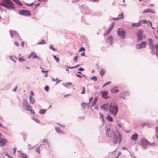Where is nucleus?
Segmentation results:
<instances>
[{"label":"nucleus","instance_id":"obj_33","mask_svg":"<svg viewBox=\"0 0 158 158\" xmlns=\"http://www.w3.org/2000/svg\"><path fill=\"white\" fill-rule=\"evenodd\" d=\"M15 2L19 5L20 6H22V4L21 3V2L18 0H16Z\"/></svg>","mask_w":158,"mask_h":158},{"label":"nucleus","instance_id":"obj_11","mask_svg":"<svg viewBox=\"0 0 158 158\" xmlns=\"http://www.w3.org/2000/svg\"><path fill=\"white\" fill-rule=\"evenodd\" d=\"M113 36H110L107 38L106 42L109 43V44L111 45L112 43Z\"/></svg>","mask_w":158,"mask_h":158},{"label":"nucleus","instance_id":"obj_28","mask_svg":"<svg viewBox=\"0 0 158 158\" xmlns=\"http://www.w3.org/2000/svg\"><path fill=\"white\" fill-rule=\"evenodd\" d=\"M106 119L108 121L110 122L112 121L113 120L112 118L110 116H108L107 117H106Z\"/></svg>","mask_w":158,"mask_h":158},{"label":"nucleus","instance_id":"obj_23","mask_svg":"<svg viewBox=\"0 0 158 158\" xmlns=\"http://www.w3.org/2000/svg\"><path fill=\"white\" fill-rule=\"evenodd\" d=\"M82 106L84 108H89V103H85L84 102H83L81 104Z\"/></svg>","mask_w":158,"mask_h":158},{"label":"nucleus","instance_id":"obj_55","mask_svg":"<svg viewBox=\"0 0 158 158\" xmlns=\"http://www.w3.org/2000/svg\"><path fill=\"white\" fill-rule=\"evenodd\" d=\"M22 158H27L25 155L23 154L22 156Z\"/></svg>","mask_w":158,"mask_h":158},{"label":"nucleus","instance_id":"obj_31","mask_svg":"<svg viewBox=\"0 0 158 158\" xmlns=\"http://www.w3.org/2000/svg\"><path fill=\"white\" fill-rule=\"evenodd\" d=\"M45 43L46 42L44 40H42L40 42L38 43L37 44L38 45L44 44H45Z\"/></svg>","mask_w":158,"mask_h":158},{"label":"nucleus","instance_id":"obj_8","mask_svg":"<svg viewBox=\"0 0 158 158\" xmlns=\"http://www.w3.org/2000/svg\"><path fill=\"white\" fill-rule=\"evenodd\" d=\"M147 44L146 41H143L139 44V49L144 48L146 47Z\"/></svg>","mask_w":158,"mask_h":158},{"label":"nucleus","instance_id":"obj_3","mask_svg":"<svg viewBox=\"0 0 158 158\" xmlns=\"http://www.w3.org/2000/svg\"><path fill=\"white\" fill-rule=\"evenodd\" d=\"M141 145L142 147L144 149L147 148L148 146L149 145L156 146L158 145V143L155 142L153 143H150L147 140L145 139H141Z\"/></svg>","mask_w":158,"mask_h":158},{"label":"nucleus","instance_id":"obj_21","mask_svg":"<svg viewBox=\"0 0 158 158\" xmlns=\"http://www.w3.org/2000/svg\"><path fill=\"white\" fill-rule=\"evenodd\" d=\"M6 141L5 139H3L0 140V144L1 146H3L6 143Z\"/></svg>","mask_w":158,"mask_h":158},{"label":"nucleus","instance_id":"obj_35","mask_svg":"<svg viewBox=\"0 0 158 158\" xmlns=\"http://www.w3.org/2000/svg\"><path fill=\"white\" fill-rule=\"evenodd\" d=\"M53 58H54V59H55V60L58 63L59 62V59L58 58H57V57H56V56L54 55L53 56Z\"/></svg>","mask_w":158,"mask_h":158},{"label":"nucleus","instance_id":"obj_60","mask_svg":"<svg viewBox=\"0 0 158 158\" xmlns=\"http://www.w3.org/2000/svg\"><path fill=\"white\" fill-rule=\"evenodd\" d=\"M39 1H40V2H46L47 1V0H39Z\"/></svg>","mask_w":158,"mask_h":158},{"label":"nucleus","instance_id":"obj_53","mask_svg":"<svg viewBox=\"0 0 158 158\" xmlns=\"http://www.w3.org/2000/svg\"><path fill=\"white\" fill-rule=\"evenodd\" d=\"M79 0H74L72 1V2L74 3H76L77 2L79 1Z\"/></svg>","mask_w":158,"mask_h":158},{"label":"nucleus","instance_id":"obj_4","mask_svg":"<svg viewBox=\"0 0 158 158\" xmlns=\"http://www.w3.org/2000/svg\"><path fill=\"white\" fill-rule=\"evenodd\" d=\"M106 134L107 136L109 137H113L114 138V142L115 144H116L117 142L118 138L116 137L115 135L114 134L113 131L110 130V129L107 130L106 131Z\"/></svg>","mask_w":158,"mask_h":158},{"label":"nucleus","instance_id":"obj_58","mask_svg":"<svg viewBox=\"0 0 158 158\" xmlns=\"http://www.w3.org/2000/svg\"><path fill=\"white\" fill-rule=\"evenodd\" d=\"M24 42L23 41H22L21 43V45L23 47H24Z\"/></svg>","mask_w":158,"mask_h":158},{"label":"nucleus","instance_id":"obj_39","mask_svg":"<svg viewBox=\"0 0 158 158\" xmlns=\"http://www.w3.org/2000/svg\"><path fill=\"white\" fill-rule=\"evenodd\" d=\"M91 79H93L94 80V81H96L97 80V77L96 76H94L91 78Z\"/></svg>","mask_w":158,"mask_h":158},{"label":"nucleus","instance_id":"obj_38","mask_svg":"<svg viewBox=\"0 0 158 158\" xmlns=\"http://www.w3.org/2000/svg\"><path fill=\"white\" fill-rule=\"evenodd\" d=\"M111 83V82L110 81H109V82H107V83H106L103 85V87H105V86L107 85L108 84H110Z\"/></svg>","mask_w":158,"mask_h":158},{"label":"nucleus","instance_id":"obj_30","mask_svg":"<svg viewBox=\"0 0 158 158\" xmlns=\"http://www.w3.org/2000/svg\"><path fill=\"white\" fill-rule=\"evenodd\" d=\"M46 112V110L45 109H41L39 111V113L40 114H44Z\"/></svg>","mask_w":158,"mask_h":158},{"label":"nucleus","instance_id":"obj_15","mask_svg":"<svg viewBox=\"0 0 158 158\" xmlns=\"http://www.w3.org/2000/svg\"><path fill=\"white\" fill-rule=\"evenodd\" d=\"M98 100V98L97 97H96L94 98V100L91 102L90 105L91 106L93 107L96 104V102Z\"/></svg>","mask_w":158,"mask_h":158},{"label":"nucleus","instance_id":"obj_62","mask_svg":"<svg viewBox=\"0 0 158 158\" xmlns=\"http://www.w3.org/2000/svg\"><path fill=\"white\" fill-rule=\"evenodd\" d=\"M129 94V93L128 92H125V94Z\"/></svg>","mask_w":158,"mask_h":158},{"label":"nucleus","instance_id":"obj_6","mask_svg":"<svg viewBox=\"0 0 158 158\" xmlns=\"http://www.w3.org/2000/svg\"><path fill=\"white\" fill-rule=\"evenodd\" d=\"M143 31L142 29H139V41L144 39L145 35L143 34Z\"/></svg>","mask_w":158,"mask_h":158},{"label":"nucleus","instance_id":"obj_44","mask_svg":"<svg viewBox=\"0 0 158 158\" xmlns=\"http://www.w3.org/2000/svg\"><path fill=\"white\" fill-rule=\"evenodd\" d=\"M77 59H78V56H76L75 57H74V61L75 62H76L77 61Z\"/></svg>","mask_w":158,"mask_h":158},{"label":"nucleus","instance_id":"obj_56","mask_svg":"<svg viewBox=\"0 0 158 158\" xmlns=\"http://www.w3.org/2000/svg\"><path fill=\"white\" fill-rule=\"evenodd\" d=\"M76 75L78 77H79L80 78H82V77L81 75H80L79 74H76Z\"/></svg>","mask_w":158,"mask_h":158},{"label":"nucleus","instance_id":"obj_64","mask_svg":"<svg viewBox=\"0 0 158 158\" xmlns=\"http://www.w3.org/2000/svg\"><path fill=\"white\" fill-rule=\"evenodd\" d=\"M148 21L149 22L150 25L152 24V22H151L150 21Z\"/></svg>","mask_w":158,"mask_h":158},{"label":"nucleus","instance_id":"obj_40","mask_svg":"<svg viewBox=\"0 0 158 158\" xmlns=\"http://www.w3.org/2000/svg\"><path fill=\"white\" fill-rule=\"evenodd\" d=\"M50 48L52 49L53 50L55 51L56 50V49L54 47L53 45H52L50 47Z\"/></svg>","mask_w":158,"mask_h":158},{"label":"nucleus","instance_id":"obj_54","mask_svg":"<svg viewBox=\"0 0 158 158\" xmlns=\"http://www.w3.org/2000/svg\"><path fill=\"white\" fill-rule=\"evenodd\" d=\"M17 87H16L13 90V91L14 92H15L17 91Z\"/></svg>","mask_w":158,"mask_h":158},{"label":"nucleus","instance_id":"obj_41","mask_svg":"<svg viewBox=\"0 0 158 158\" xmlns=\"http://www.w3.org/2000/svg\"><path fill=\"white\" fill-rule=\"evenodd\" d=\"M64 86L66 87H67L68 85H71L72 83L70 82H69L68 83H66L64 84Z\"/></svg>","mask_w":158,"mask_h":158},{"label":"nucleus","instance_id":"obj_36","mask_svg":"<svg viewBox=\"0 0 158 158\" xmlns=\"http://www.w3.org/2000/svg\"><path fill=\"white\" fill-rule=\"evenodd\" d=\"M19 61L20 62H22L25 61V60L23 58L19 57Z\"/></svg>","mask_w":158,"mask_h":158},{"label":"nucleus","instance_id":"obj_61","mask_svg":"<svg viewBox=\"0 0 158 158\" xmlns=\"http://www.w3.org/2000/svg\"><path fill=\"white\" fill-rule=\"evenodd\" d=\"M13 150L14 151V153H15V152L16 150V149L15 148H14Z\"/></svg>","mask_w":158,"mask_h":158},{"label":"nucleus","instance_id":"obj_27","mask_svg":"<svg viewBox=\"0 0 158 158\" xmlns=\"http://www.w3.org/2000/svg\"><path fill=\"white\" fill-rule=\"evenodd\" d=\"M111 91L112 93L118 92L119 91V90L117 89H116L115 88H113L111 89Z\"/></svg>","mask_w":158,"mask_h":158},{"label":"nucleus","instance_id":"obj_37","mask_svg":"<svg viewBox=\"0 0 158 158\" xmlns=\"http://www.w3.org/2000/svg\"><path fill=\"white\" fill-rule=\"evenodd\" d=\"M85 48L83 47H81L79 50V52H81L83 51H85Z\"/></svg>","mask_w":158,"mask_h":158},{"label":"nucleus","instance_id":"obj_24","mask_svg":"<svg viewBox=\"0 0 158 158\" xmlns=\"http://www.w3.org/2000/svg\"><path fill=\"white\" fill-rule=\"evenodd\" d=\"M105 72H106L105 70L104 69H102L100 70L99 72V73H100V74L101 76H103L105 74Z\"/></svg>","mask_w":158,"mask_h":158},{"label":"nucleus","instance_id":"obj_18","mask_svg":"<svg viewBox=\"0 0 158 158\" xmlns=\"http://www.w3.org/2000/svg\"><path fill=\"white\" fill-rule=\"evenodd\" d=\"M24 108L26 110L29 111L31 109H32V107L30 105L28 104L25 107H24Z\"/></svg>","mask_w":158,"mask_h":158},{"label":"nucleus","instance_id":"obj_42","mask_svg":"<svg viewBox=\"0 0 158 158\" xmlns=\"http://www.w3.org/2000/svg\"><path fill=\"white\" fill-rule=\"evenodd\" d=\"M93 99V98L92 97H91L90 98H89V103H89V105H90L91 104V101Z\"/></svg>","mask_w":158,"mask_h":158},{"label":"nucleus","instance_id":"obj_59","mask_svg":"<svg viewBox=\"0 0 158 158\" xmlns=\"http://www.w3.org/2000/svg\"><path fill=\"white\" fill-rule=\"evenodd\" d=\"M34 120L36 122H39V120H38L36 118L34 119Z\"/></svg>","mask_w":158,"mask_h":158},{"label":"nucleus","instance_id":"obj_10","mask_svg":"<svg viewBox=\"0 0 158 158\" xmlns=\"http://www.w3.org/2000/svg\"><path fill=\"white\" fill-rule=\"evenodd\" d=\"M118 17L116 18H113V19L114 20H118L120 19H122L124 18V15L123 13H122L118 15Z\"/></svg>","mask_w":158,"mask_h":158},{"label":"nucleus","instance_id":"obj_19","mask_svg":"<svg viewBox=\"0 0 158 158\" xmlns=\"http://www.w3.org/2000/svg\"><path fill=\"white\" fill-rule=\"evenodd\" d=\"M101 109L103 111H107L108 110V106L107 105H104L101 107Z\"/></svg>","mask_w":158,"mask_h":158},{"label":"nucleus","instance_id":"obj_46","mask_svg":"<svg viewBox=\"0 0 158 158\" xmlns=\"http://www.w3.org/2000/svg\"><path fill=\"white\" fill-rule=\"evenodd\" d=\"M83 91L81 92V93L82 94H85V87H83Z\"/></svg>","mask_w":158,"mask_h":158},{"label":"nucleus","instance_id":"obj_63","mask_svg":"<svg viewBox=\"0 0 158 158\" xmlns=\"http://www.w3.org/2000/svg\"><path fill=\"white\" fill-rule=\"evenodd\" d=\"M40 3H38V4H36L35 5V6H36V7L38 6H39V5H40Z\"/></svg>","mask_w":158,"mask_h":158},{"label":"nucleus","instance_id":"obj_20","mask_svg":"<svg viewBox=\"0 0 158 158\" xmlns=\"http://www.w3.org/2000/svg\"><path fill=\"white\" fill-rule=\"evenodd\" d=\"M28 104L27 100L25 99H24L22 102V106L23 108H24Z\"/></svg>","mask_w":158,"mask_h":158},{"label":"nucleus","instance_id":"obj_17","mask_svg":"<svg viewBox=\"0 0 158 158\" xmlns=\"http://www.w3.org/2000/svg\"><path fill=\"white\" fill-rule=\"evenodd\" d=\"M102 97L105 99H107V98L108 92L106 91H103L102 93Z\"/></svg>","mask_w":158,"mask_h":158},{"label":"nucleus","instance_id":"obj_2","mask_svg":"<svg viewBox=\"0 0 158 158\" xmlns=\"http://www.w3.org/2000/svg\"><path fill=\"white\" fill-rule=\"evenodd\" d=\"M3 2L0 3V5L9 9H14V5L10 0H3Z\"/></svg>","mask_w":158,"mask_h":158},{"label":"nucleus","instance_id":"obj_32","mask_svg":"<svg viewBox=\"0 0 158 158\" xmlns=\"http://www.w3.org/2000/svg\"><path fill=\"white\" fill-rule=\"evenodd\" d=\"M132 28H134V27H138V24L137 23H133L132 25Z\"/></svg>","mask_w":158,"mask_h":158},{"label":"nucleus","instance_id":"obj_12","mask_svg":"<svg viewBox=\"0 0 158 158\" xmlns=\"http://www.w3.org/2000/svg\"><path fill=\"white\" fill-rule=\"evenodd\" d=\"M37 58V56L34 52H31L28 56V58L30 59L31 58Z\"/></svg>","mask_w":158,"mask_h":158},{"label":"nucleus","instance_id":"obj_43","mask_svg":"<svg viewBox=\"0 0 158 158\" xmlns=\"http://www.w3.org/2000/svg\"><path fill=\"white\" fill-rule=\"evenodd\" d=\"M45 89L47 91H48L49 90V87L48 86H46L45 87Z\"/></svg>","mask_w":158,"mask_h":158},{"label":"nucleus","instance_id":"obj_50","mask_svg":"<svg viewBox=\"0 0 158 158\" xmlns=\"http://www.w3.org/2000/svg\"><path fill=\"white\" fill-rule=\"evenodd\" d=\"M14 44L16 46H18L19 45V43L16 41L14 43Z\"/></svg>","mask_w":158,"mask_h":158},{"label":"nucleus","instance_id":"obj_13","mask_svg":"<svg viewBox=\"0 0 158 158\" xmlns=\"http://www.w3.org/2000/svg\"><path fill=\"white\" fill-rule=\"evenodd\" d=\"M155 13V11L154 10L151 9H147L143 11V13Z\"/></svg>","mask_w":158,"mask_h":158},{"label":"nucleus","instance_id":"obj_14","mask_svg":"<svg viewBox=\"0 0 158 158\" xmlns=\"http://www.w3.org/2000/svg\"><path fill=\"white\" fill-rule=\"evenodd\" d=\"M55 130L56 132L59 134H63L64 132L60 129V128L58 127H55Z\"/></svg>","mask_w":158,"mask_h":158},{"label":"nucleus","instance_id":"obj_1","mask_svg":"<svg viewBox=\"0 0 158 158\" xmlns=\"http://www.w3.org/2000/svg\"><path fill=\"white\" fill-rule=\"evenodd\" d=\"M109 111L113 116H116L117 115L118 112V107L116 103L112 102L110 104Z\"/></svg>","mask_w":158,"mask_h":158},{"label":"nucleus","instance_id":"obj_57","mask_svg":"<svg viewBox=\"0 0 158 158\" xmlns=\"http://www.w3.org/2000/svg\"><path fill=\"white\" fill-rule=\"evenodd\" d=\"M81 56H86L85 55V52H83L81 54Z\"/></svg>","mask_w":158,"mask_h":158},{"label":"nucleus","instance_id":"obj_5","mask_svg":"<svg viewBox=\"0 0 158 158\" xmlns=\"http://www.w3.org/2000/svg\"><path fill=\"white\" fill-rule=\"evenodd\" d=\"M117 34L122 39L125 38L126 33L122 28H118L117 30Z\"/></svg>","mask_w":158,"mask_h":158},{"label":"nucleus","instance_id":"obj_29","mask_svg":"<svg viewBox=\"0 0 158 158\" xmlns=\"http://www.w3.org/2000/svg\"><path fill=\"white\" fill-rule=\"evenodd\" d=\"M100 118L102 122H104V119L103 115L102 113L99 114Z\"/></svg>","mask_w":158,"mask_h":158},{"label":"nucleus","instance_id":"obj_48","mask_svg":"<svg viewBox=\"0 0 158 158\" xmlns=\"http://www.w3.org/2000/svg\"><path fill=\"white\" fill-rule=\"evenodd\" d=\"M78 66H79V65H77L76 66H75L72 67H70V68H69V69H74V68H77Z\"/></svg>","mask_w":158,"mask_h":158},{"label":"nucleus","instance_id":"obj_49","mask_svg":"<svg viewBox=\"0 0 158 158\" xmlns=\"http://www.w3.org/2000/svg\"><path fill=\"white\" fill-rule=\"evenodd\" d=\"M9 57L10 58V59L12 60V61H13L15 63H16V61L14 60L13 59V57L12 56H9Z\"/></svg>","mask_w":158,"mask_h":158},{"label":"nucleus","instance_id":"obj_47","mask_svg":"<svg viewBox=\"0 0 158 158\" xmlns=\"http://www.w3.org/2000/svg\"><path fill=\"white\" fill-rule=\"evenodd\" d=\"M29 111H30L31 113L32 114H35L34 111L33 110H32V109H31V110H29Z\"/></svg>","mask_w":158,"mask_h":158},{"label":"nucleus","instance_id":"obj_7","mask_svg":"<svg viewBox=\"0 0 158 158\" xmlns=\"http://www.w3.org/2000/svg\"><path fill=\"white\" fill-rule=\"evenodd\" d=\"M19 13L26 16H29L31 15L30 11L26 10H22L19 11Z\"/></svg>","mask_w":158,"mask_h":158},{"label":"nucleus","instance_id":"obj_22","mask_svg":"<svg viewBox=\"0 0 158 158\" xmlns=\"http://www.w3.org/2000/svg\"><path fill=\"white\" fill-rule=\"evenodd\" d=\"M141 23H143V24H147V26H149V24L148 21L145 19H143L139 21V26L141 25Z\"/></svg>","mask_w":158,"mask_h":158},{"label":"nucleus","instance_id":"obj_16","mask_svg":"<svg viewBox=\"0 0 158 158\" xmlns=\"http://www.w3.org/2000/svg\"><path fill=\"white\" fill-rule=\"evenodd\" d=\"M29 100L30 103L31 104H33L35 102V99L31 95H30L29 97Z\"/></svg>","mask_w":158,"mask_h":158},{"label":"nucleus","instance_id":"obj_52","mask_svg":"<svg viewBox=\"0 0 158 158\" xmlns=\"http://www.w3.org/2000/svg\"><path fill=\"white\" fill-rule=\"evenodd\" d=\"M30 93H31V96H32L33 97L34 96V93L32 91H31Z\"/></svg>","mask_w":158,"mask_h":158},{"label":"nucleus","instance_id":"obj_34","mask_svg":"<svg viewBox=\"0 0 158 158\" xmlns=\"http://www.w3.org/2000/svg\"><path fill=\"white\" fill-rule=\"evenodd\" d=\"M150 48L151 49V53L152 55H154L155 54L156 55V53H155V52L154 51V49H153L154 48Z\"/></svg>","mask_w":158,"mask_h":158},{"label":"nucleus","instance_id":"obj_51","mask_svg":"<svg viewBox=\"0 0 158 158\" xmlns=\"http://www.w3.org/2000/svg\"><path fill=\"white\" fill-rule=\"evenodd\" d=\"M84 70V69L82 68L81 67L79 69V70L80 71H83Z\"/></svg>","mask_w":158,"mask_h":158},{"label":"nucleus","instance_id":"obj_25","mask_svg":"<svg viewBox=\"0 0 158 158\" xmlns=\"http://www.w3.org/2000/svg\"><path fill=\"white\" fill-rule=\"evenodd\" d=\"M138 135L137 134H135L133 135L131 137V139L132 140H137L138 137Z\"/></svg>","mask_w":158,"mask_h":158},{"label":"nucleus","instance_id":"obj_9","mask_svg":"<svg viewBox=\"0 0 158 158\" xmlns=\"http://www.w3.org/2000/svg\"><path fill=\"white\" fill-rule=\"evenodd\" d=\"M114 23H113L111 25H110L109 27V29L105 32L104 35V36H106L108 34H109L110 32L111 31L112 29L114 26Z\"/></svg>","mask_w":158,"mask_h":158},{"label":"nucleus","instance_id":"obj_26","mask_svg":"<svg viewBox=\"0 0 158 158\" xmlns=\"http://www.w3.org/2000/svg\"><path fill=\"white\" fill-rule=\"evenodd\" d=\"M9 32L12 38H13V35L16 33V32L15 31H13L11 30H10Z\"/></svg>","mask_w":158,"mask_h":158},{"label":"nucleus","instance_id":"obj_45","mask_svg":"<svg viewBox=\"0 0 158 158\" xmlns=\"http://www.w3.org/2000/svg\"><path fill=\"white\" fill-rule=\"evenodd\" d=\"M146 124V123H141V126L142 127H143Z\"/></svg>","mask_w":158,"mask_h":158}]
</instances>
